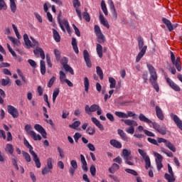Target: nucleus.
Here are the masks:
<instances>
[{
  "label": "nucleus",
  "instance_id": "obj_1",
  "mask_svg": "<svg viewBox=\"0 0 182 182\" xmlns=\"http://www.w3.org/2000/svg\"><path fill=\"white\" fill-rule=\"evenodd\" d=\"M146 66L150 74L149 82L151 85H152L154 89H155L156 92H159V90H160V87L157 82V73L156 72V69L153 65H151V64L148 63Z\"/></svg>",
  "mask_w": 182,
  "mask_h": 182
},
{
  "label": "nucleus",
  "instance_id": "obj_2",
  "mask_svg": "<svg viewBox=\"0 0 182 182\" xmlns=\"http://www.w3.org/2000/svg\"><path fill=\"white\" fill-rule=\"evenodd\" d=\"M137 42L138 48L140 52L138 53L136 58V62L139 63L140 62L141 58H143L144 55H146V51L147 50V46H144V40H143V38H141V36H139L137 38Z\"/></svg>",
  "mask_w": 182,
  "mask_h": 182
},
{
  "label": "nucleus",
  "instance_id": "obj_3",
  "mask_svg": "<svg viewBox=\"0 0 182 182\" xmlns=\"http://www.w3.org/2000/svg\"><path fill=\"white\" fill-rule=\"evenodd\" d=\"M121 122H123L127 126H129V127L126 129L127 133H129V134H134V127L139 126L137 122L133 119H121Z\"/></svg>",
  "mask_w": 182,
  "mask_h": 182
},
{
  "label": "nucleus",
  "instance_id": "obj_4",
  "mask_svg": "<svg viewBox=\"0 0 182 182\" xmlns=\"http://www.w3.org/2000/svg\"><path fill=\"white\" fill-rule=\"evenodd\" d=\"M171 60L174 66H176V68L177 69L178 72H181V60L180 58H176V55H174V53L171 51Z\"/></svg>",
  "mask_w": 182,
  "mask_h": 182
},
{
  "label": "nucleus",
  "instance_id": "obj_5",
  "mask_svg": "<svg viewBox=\"0 0 182 182\" xmlns=\"http://www.w3.org/2000/svg\"><path fill=\"white\" fill-rule=\"evenodd\" d=\"M58 23L64 33H66V30L65 29V27L66 28L69 35L72 33V31H70V26H69V22L65 18H64L63 21H60V18H58Z\"/></svg>",
  "mask_w": 182,
  "mask_h": 182
},
{
  "label": "nucleus",
  "instance_id": "obj_6",
  "mask_svg": "<svg viewBox=\"0 0 182 182\" xmlns=\"http://www.w3.org/2000/svg\"><path fill=\"white\" fill-rule=\"evenodd\" d=\"M7 110L9 114L12 116L14 119L19 117V112H18V109L12 105L7 106Z\"/></svg>",
  "mask_w": 182,
  "mask_h": 182
},
{
  "label": "nucleus",
  "instance_id": "obj_7",
  "mask_svg": "<svg viewBox=\"0 0 182 182\" xmlns=\"http://www.w3.org/2000/svg\"><path fill=\"white\" fill-rule=\"evenodd\" d=\"M100 106L98 105L94 104L90 107L89 105H85V111L87 114H92V113L97 112Z\"/></svg>",
  "mask_w": 182,
  "mask_h": 182
},
{
  "label": "nucleus",
  "instance_id": "obj_8",
  "mask_svg": "<svg viewBox=\"0 0 182 182\" xmlns=\"http://www.w3.org/2000/svg\"><path fill=\"white\" fill-rule=\"evenodd\" d=\"M33 53L37 56V58H39V56L43 60H45V51H43V49L41 47H36L33 50Z\"/></svg>",
  "mask_w": 182,
  "mask_h": 182
},
{
  "label": "nucleus",
  "instance_id": "obj_9",
  "mask_svg": "<svg viewBox=\"0 0 182 182\" xmlns=\"http://www.w3.org/2000/svg\"><path fill=\"white\" fill-rule=\"evenodd\" d=\"M34 129H35V130L38 132V133L41 134L43 139H47L48 134L46 133V131L45 130L44 128H43V127L41 125H40L38 124H36L34 125Z\"/></svg>",
  "mask_w": 182,
  "mask_h": 182
},
{
  "label": "nucleus",
  "instance_id": "obj_10",
  "mask_svg": "<svg viewBox=\"0 0 182 182\" xmlns=\"http://www.w3.org/2000/svg\"><path fill=\"white\" fill-rule=\"evenodd\" d=\"M83 56L87 68H92V62L90 61V55H89V52L87 51V50H85L83 51Z\"/></svg>",
  "mask_w": 182,
  "mask_h": 182
},
{
  "label": "nucleus",
  "instance_id": "obj_11",
  "mask_svg": "<svg viewBox=\"0 0 182 182\" xmlns=\"http://www.w3.org/2000/svg\"><path fill=\"white\" fill-rule=\"evenodd\" d=\"M155 112L156 117L158 119H159V120H164V113H163V110L159 106H156Z\"/></svg>",
  "mask_w": 182,
  "mask_h": 182
},
{
  "label": "nucleus",
  "instance_id": "obj_12",
  "mask_svg": "<svg viewBox=\"0 0 182 182\" xmlns=\"http://www.w3.org/2000/svg\"><path fill=\"white\" fill-rule=\"evenodd\" d=\"M171 116L173 122L176 124V126H178V129H180V130H182V121H181V119H180V118H178V116L176 115V114H171Z\"/></svg>",
  "mask_w": 182,
  "mask_h": 182
},
{
  "label": "nucleus",
  "instance_id": "obj_13",
  "mask_svg": "<svg viewBox=\"0 0 182 182\" xmlns=\"http://www.w3.org/2000/svg\"><path fill=\"white\" fill-rule=\"evenodd\" d=\"M4 150H5L6 153L11 154V156H14L15 149H14V145H12V144H6Z\"/></svg>",
  "mask_w": 182,
  "mask_h": 182
},
{
  "label": "nucleus",
  "instance_id": "obj_14",
  "mask_svg": "<svg viewBox=\"0 0 182 182\" xmlns=\"http://www.w3.org/2000/svg\"><path fill=\"white\" fill-rule=\"evenodd\" d=\"M162 22L167 26L169 32H173V24L171 23V21H170V20L166 18H163Z\"/></svg>",
  "mask_w": 182,
  "mask_h": 182
},
{
  "label": "nucleus",
  "instance_id": "obj_15",
  "mask_svg": "<svg viewBox=\"0 0 182 182\" xmlns=\"http://www.w3.org/2000/svg\"><path fill=\"white\" fill-rule=\"evenodd\" d=\"M31 156H33V160L34 163H36V166L37 168H41V160H39V157H38V155L35 152H32Z\"/></svg>",
  "mask_w": 182,
  "mask_h": 182
},
{
  "label": "nucleus",
  "instance_id": "obj_16",
  "mask_svg": "<svg viewBox=\"0 0 182 182\" xmlns=\"http://www.w3.org/2000/svg\"><path fill=\"white\" fill-rule=\"evenodd\" d=\"M81 163L82 164V168L84 170L85 173H87L89 168H87V162H86V159H85V156L83 154H80Z\"/></svg>",
  "mask_w": 182,
  "mask_h": 182
},
{
  "label": "nucleus",
  "instance_id": "obj_17",
  "mask_svg": "<svg viewBox=\"0 0 182 182\" xmlns=\"http://www.w3.org/2000/svg\"><path fill=\"white\" fill-rule=\"evenodd\" d=\"M91 120H92V123H94V124H95V126H97V127H98V129H100V130H101V131L105 130V127L100 123V121H99V119H97L95 117H92Z\"/></svg>",
  "mask_w": 182,
  "mask_h": 182
},
{
  "label": "nucleus",
  "instance_id": "obj_18",
  "mask_svg": "<svg viewBox=\"0 0 182 182\" xmlns=\"http://www.w3.org/2000/svg\"><path fill=\"white\" fill-rule=\"evenodd\" d=\"M109 144L115 149H122V143L116 139L110 140Z\"/></svg>",
  "mask_w": 182,
  "mask_h": 182
},
{
  "label": "nucleus",
  "instance_id": "obj_19",
  "mask_svg": "<svg viewBox=\"0 0 182 182\" xmlns=\"http://www.w3.org/2000/svg\"><path fill=\"white\" fill-rule=\"evenodd\" d=\"M109 7L111 11H112V15L115 19H117V12H116V8L114 7V4L113 1L109 0Z\"/></svg>",
  "mask_w": 182,
  "mask_h": 182
},
{
  "label": "nucleus",
  "instance_id": "obj_20",
  "mask_svg": "<svg viewBox=\"0 0 182 182\" xmlns=\"http://www.w3.org/2000/svg\"><path fill=\"white\" fill-rule=\"evenodd\" d=\"M100 21L101 22V23L105 26L106 28H107V29H109L110 28V26L109 25V22H107V21L106 20V18H105V16H103V14H100Z\"/></svg>",
  "mask_w": 182,
  "mask_h": 182
},
{
  "label": "nucleus",
  "instance_id": "obj_21",
  "mask_svg": "<svg viewBox=\"0 0 182 182\" xmlns=\"http://www.w3.org/2000/svg\"><path fill=\"white\" fill-rule=\"evenodd\" d=\"M23 40L25 42L26 46L29 49V48H31L32 42L31 40H29V36H28V34L25 33L23 35Z\"/></svg>",
  "mask_w": 182,
  "mask_h": 182
},
{
  "label": "nucleus",
  "instance_id": "obj_22",
  "mask_svg": "<svg viewBox=\"0 0 182 182\" xmlns=\"http://www.w3.org/2000/svg\"><path fill=\"white\" fill-rule=\"evenodd\" d=\"M96 50L99 58H103V46L97 43Z\"/></svg>",
  "mask_w": 182,
  "mask_h": 182
},
{
  "label": "nucleus",
  "instance_id": "obj_23",
  "mask_svg": "<svg viewBox=\"0 0 182 182\" xmlns=\"http://www.w3.org/2000/svg\"><path fill=\"white\" fill-rule=\"evenodd\" d=\"M23 141L24 146H26V147L29 149L30 154H32V153H35V151H33V147L32 146V145H31V144H29V141L26 140V138L23 139Z\"/></svg>",
  "mask_w": 182,
  "mask_h": 182
},
{
  "label": "nucleus",
  "instance_id": "obj_24",
  "mask_svg": "<svg viewBox=\"0 0 182 182\" xmlns=\"http://www.w3.org/2000/svg\"><path fill=\"white\" fill-rule=\"evenodd\" d=\"M117 132L121 139H122L124 141H129V137H127V135H126V133H124V131H123L122 129H118Z\"/></svg>",
  "mask_w": 182,
  "mask_h": 182
},
{
  "label": "nucleus",
  "instance_id": "obj_25",
  "mask_svg": "<svg viewBox=\"0 0 182 182\" xmlns=\"http://www.w3.org/2000/svg\"><path fill=\"white\" fill-rule=\"evenodd\" d=\"M53 38L55 41V42H60V35L59 34V32H58L56 29L53 28Z\"/></svg>",
  "mask_w": 182,
  "mask_h": 182
},
{
  "label": "nucleus",
  "instance_id": "obj_26",
  "mask_svg": "<svg viewBox=\"0 0 182 182\" xmlns=\"http://www.w3.org/2000/svg\"><path fill=\"white\" fill-rule=\"evenodd\" d=\"M72 46L74 49V51L75 53H79V48H77V42L76 41V38H72Z\"/></svg>",
  "mask_w": 182,
  "mask_h": 182
},
{
  "label": "nucleus",
  "instance_id": "obj_27",
  "mask_svg": "<svg viewBox=\"0 0 182 182\" xmlns=\"http://www.w3.org/2000/svg\"><path fill=\"white\" fill-rule=\"evenodd\" d=\"M165 146H166V147L169 149V150H171V151H173V153H176V146H174V144H173L171 142H170V141H167Z\"/></svg>",
  "mask_w": 182,
  "mask_h": 182
},
{
  "label": "nucleus",
  "instance_id": "obj_28",
  "mask_svg": "<svg viewBox=\"0 0 182 182\" xmlns=\"http://www.w3.org/2000/svg\"><path fill=\"white\" fill-rule=\"evenodd\" d=\"M139 119L141 122H144V123H148V124H150L151 123V120L149 119L144 114H140Z\"/></svg>",
  "mask_w": 182,
  "mask_h": 182
},
{
  "label": "nucleus",
  "instance_id": "obj_29",
  "mask_svg": "<svg viewBox=\"0 0 182 182\" xmlns=\"http://www.w3.org/2000/svg\"><path fill=\"white\" fill-rule=\"evenodd\" d=\"M130 156H132V151L127 149L122 150V157H123L124 159L130 157Z\"/></svg>",
  "mask_w": 182,
  "mask_h": 182
},
{
  "label": "nucleus",
  "instance_id": "obj_30",
  "mask_svg": "<svg viewBox=\"0 0 182 182\" xmlns=\"http://www.w3.org/2000/svg\"><path fill=\"white\" fill-rule=\"evenodd\" d=\"M41 75H45L46 73V65L43 60H41Z\"/></svg>",
  "mask_w": 182,
  "mask_h": 182
},
{
  "label": "nucleus",
  "instance_id": "obj_31",
  "mask_svg": "<svg viewBox=\"0 0 182 182\" xmlns=\"http://www.w3.org/2000/svg\"><path fill=\"white\" fill-rule=\"evenodd\" d=\"M15 1L16 0H10V8L13 14H15V12H16V3H15Z\"/></svg>",
  "mask_w": 182,
  "mask_h": 182
},
{
  "label": "nucleus",
  "instance_id": "obj_32",
  "mask_svg": "<svg viewBox=\"0 0 182 182\" xmlns=\"http://www.w3.org/2000/svg\"><path fill=\"white\" fill-rule=\"evenodd\" d=\"M1 85L2 86H10L11 85V79L6 77V79H1Z\"/></svg>",
  "mask_w": 182,
  "mask_h": 182
},
{
  "label": "nucleus",
  "instance_id": "obj_33",
  "mask_svg": "<svg viewBox=\"0 0 182 182\" xmlns=\"http://www.w3.org/2000/svg\"><path fill=\"white\" fill-rule=\"evenodd\" d=\"M124 160H125V163L129 166H134V162H133V156H128L124 159Z\"/></svg>",
  "mask_w": 182,
  "mask_h": 182
},
{
  "label": "nucleus",
  "instance_id": "obj_34",
  "mask_svg": "<svg viewBox=\"0 0 182 182\" xmlns=\"http://www.w3.org/2000/svg\"><path fill=\"white\" fill-rule=\"evenodd\" d=\"M84 86H85V92H89V87L90 86V84L89 82V78L87 77H85L84 78Z\"/></svg>",
  "mask_w": 182,
  "mask_h": 182
},
{
  "label": "nucleus",
  "instance_id": "obj_35",
  "mask_svg": "<svg viewBox=\"0 0 182 182\" xmlns=\"http://www.w3.org/2000/svg\"><path fill=\"white\" fill-rule=\"evenodd\" d=\"M97 37L99 43H105L106 38H105V35H103V33H100V34H97Z\"/></svg>",
  "mask_w": 182,
  "mask_h": 182
},
{
  "label": "nucleus",
  "instance_id": "obj_36",
  "mask_svg": "<svg viewBox=\"0 0 182 182\" xmlns=\"http://www.w3.org/2000/svg\"><path fill=\"white\" fill-rule=\"evenodd\" d=\"M115 116L119 117L120 119H127V114L122 112H115Z\"/></svg>",
  "mask_w": 182,
  "mask_h": 182
},
{
  "label": "nucleus",
  "instance_id": "obj_37",
  "mask_svg": "<svg viewBox=\"0 0 182 182\" xmlns=\"http://www.w3.org/2000/svg\"><path fill=\"white\" fill-rule=\"evenodd\" d=\"M66 74L63 73V71H60V82L61 85H63L65 83V81L66 80Z\"/></svg>",
  "mask_w": 182,
  "mask_h": 182
},
{
  "label": "nucleus",
  "instance_id": "obj_38",
  "mask_svg": "<svg viewBox=\"0 0 182 182\" xmlns=\"http://www.w3.org/2000/svg\"><path fill=\"white\" fill-rule=\"evenodd\" d=\"M31 137H32L33 140H34L35 141L39 140H42V136H41L40 134H36V133L34 132H32V134L30 135Z\"/></svg>",
  "mask_w": 182,
  "mask_h": 182
},
{
  "label": "nucleus",
  "instance_id": "obj_39",
  "mask_svg": "<svg viewBox=\"0 0 182 182\" xmlns=\"http://www.w3.org/2000/svg\"><path fill=\"white\" fill-rule=\"evenodd\" d=\"M109 82L110 83V89H114L116 87V80L112 77H109Z\"/></svg>",
  "mask_w": 182,
  "mask_h": 182
},
{
  "label": "nucleus",
  "instance_id": "obj_40",
  "mask_svg": "<svg viewBox=\"0 0 182 182\" xmlns=\"http://www.w3.org/2000/svg\"><path fill=\"white\" fill-rule=\"evenodd\" d=\"M101 8H102V12L105 14V15L106 16H107V15H108L107 7H106V3H105V1H103V0L101 2Z\"/></svg>",
  "mask_w": 182,
  "mask_h": 182
},
{
  "label": "nucleus",
  "instance_id": "obj_41",
  "mask_svg": "<svg viewBox=\"0 0 182 182\" xmlns=\"http://www.w3.org/2000/svg\"><path fill=\"white\" fill-rule=\"evenodd\" d=\"M96 70H97V75L100 76V78L101 80H103V70H102V68L100 66H97Z\"/></svg>",
  "mask_w": 182,
  "mask_h": 182
},
{
  "label": "nucleus",
  "instance_id": "obj_42",
  "mask_svg": "<svg viewBox=\"0 0 182 182\" xmlns=\"http://www.w3.org/2000/svg\"><path fill=\"white\" fill-rule=\"evenodd\" d=\"M63 67L65 69V70H66V72H70V73H71L72 75H75V73L73 72V69L71 68V67L69 65L64 64Z\"/></svg>",
  "mask_w": 182,
  "mask_h": 182
},
{
  "label": "nucleus",
  "instance_id": "obj_43",
  "mask_svg": "<svg viewBox=\"0 0 182 182\" xmlns=\"http://www.w3.org/2000/svg\"><path fill=\"white\" fill-rule=\"evenodd\" d=\"M144 160H145V163H146L145 168L146 170H149V167H151V162L150 161V157L145 156Z\"/></svg>",
  "mask_w": 182,
  "mask_h": 182
},
{
  "label": "nucleus",
  "instance_id": "obj_44",
  "mask_svg": "<svg viewBox=\"0 0 182 182\" xmlns=\"http://www.w3.org/2000/svg\"><path fill=\"white\" fill-rule=\"evenodd\" d=\"M25 131L26 132L27 134H29L30 136L35 132L32 130V127L29 124H26L25 126Z\"/></svg>",
  "mask_w": 182,
  "mask_h": 182
},
{
  "label": "nucleus",
  "instance_id": "obj_45",
  "mask_svg": "<svg viewBox=\"0 0 182 182\" xmlns=\"http://www.w3.org/2000/svg\"><path fill=\"white\" fill-rule=\"evenodd\" d=\"M59 88H55L53 91V103H55V100H56V98L58 97V96L59 95Z\"/></svg>",
  "mask_w": 182,
  "mask_h": 182
},
{
  "label": "nucleus",
  "instance_id": "obj_46",
  "mask_svg": "<svg viewBox=\"0 0 182 182\" xmlns=\"http://www.w3.org/2000/svg\"><path fill=\"white\" fill-rule=\"evenodd\" d=\"M22 154L25 159V160L27 161V163H31V155H29V154H28V152H25V151H22Z\"/></svg>",
  "mask_w": 182,
  "mask_h": 182
},
{
  "label": "nucleus",
  "instance_id": "obj_47",
  "mask_svg": "<svg viewBox=\"0 0 182 182\" xmlns=\"http://www.w3.org/2000/svg\"><path fill=\"white\" fill-rule=\"evenodd\" d=\"M8 9V6H6V3H5V1L0 0V11H6Z\"/></svg>",
  "mask_w": 182,
  "mask_h": 182
},
{
  "label": "nucleus",
  "instance_id": "obj_48",
  "mask_svg": "<svg viewBox=\"0 0 182 182\" xmlns=\"http://www.w3.org/2000/svg\"><path fill=\"white\" fill-rule=\"evenodd\" d=\"M79 126H80V121H75L72 124H70L69 127H70V129H76Z\"/></svg>",
  "mask_w": 182,
  "mask_h": 182
},
{
  "label": "nucleus",
  "instance_id": "obj_49",
  "mask_svg": "<svg viewBox=\"0 0 182 182\" xmlns=\"http://www.w3.org/2000/svg\"><path fill=\"white\" fill-rule=\"evenodd\" d=\"M86 133L90 134V136H93V134H95V133H96V129L93 127H87V129L86 130Z\"/></svg>",
  "mask_w": 182,
  "mask_h": 182
},
{
  "label": "nucleus",
  "instance_id": "obj_50",
  "mask_svg": "<svg viewBox=\"0 0 182 182\" xmlns=\"http://www.w3.org/2000/svg\"><path fill=\"white\" fill-rule=\"evenodd\" d=\"M31 48H39V42L35 40L33 38L31 37Z\"/></svg>",
  "mask_w": 182,
  "mask_h": 182
},
{
  "label": "nucleus",
  "instance_id": "obj_51",
  "mask_svg": "<svg viewBox=\"0 0 182 182\" xmlns=\"http://www.w3.org/2000/svg\"><path fill=\"white\" fill-rule=\"evenodd\" d=\"M52 161H53V159L52 158L47 159V167H48V168L51 170L52 168H53V164H52Z\"/></svg>",
  "mask_w": 182,
  "mask_h": 182
},
{
  "label": "nucleus",
  "instance_id": "obj_52",
  "mask_svg": "<svg viewBox=\"0 0 182 182\" xmlns=\"http://www.w3.org/2000/svg\"><path fill=\"white\" fill-rule=\"evenodd\" d=\"M165 178L168 181V182H174L176 181V177H173L172 176L171 178H170V175L168 173H165Z\"/></svg>",
  "mask_w": 182,
  "mask_h": 182
},
{
  "label": "nucleus",
  "instance_id": "obj_53",
  "mask_svg": "<svg viewBox=\"0 0 182 182\" xmlns=\"http://www.w3.org/2000/svg\"><path fill=\"white\" fill-rule=\"evenodd\" d=\"M90 171L91 173V176L95 177V176H96V166H95V165H92L90 168Z\"/></svg>",
  "mask_w": 182,
  "mask_h": 182
},
{
  "label": "nucleus",
  "instance_id": "obj_54",
  "mask_svg": "<svg viewBox=\"0 0 182 182\" xmlns=\"http://www.w3.org/2000/svg\"><path fill=\"white\" fill-rule=\"evenodd\" d=\"M82 16L87 22H90V15H89V13L87 12L82 13Z\"/></svg>",
  "mask_w": 182,
  "mask_h": 182
},
{
  "label": "nucleus",
  "instance_id": "obj_55",
  "mask_svg": "<svg viewBox=\"0 0 182 182\" xmlns=\"http://www.w3.org/2000/svg\"><path fill=\"white\" fill-rule=\"evenodd\" d=\"M17 73H18V76H20V77L21 78L23 82H24V83H26V78L25 77H23V74L22 73V71H21V70L18 69Z\"/></svg>",
  "mask_w": 182,
  "mask_h": 182
},
{
  "label": "nucleus",
  "instance_id": "obj_56",
  "mask_svg": "<svg viewBox=\"0 0 182 182\" xmlns=\"http://www.w3.org/2000/svg\"><path fill=\"white\" fill-rule=\"evenodd\" d=\"M126 173H129V174H132V176H138V173L136 171L130 168L125 169Z\"/></svg>",
  "mask_w": 182,
  "mask_h": 182
},
{
  "label": "nucleus",
  "instance_id": "obj_57",
  "mask_svg": "<svg viewBox=\"0 0 182 182\" xmlns=\"http://www.w3.org/2000/svg\"><path fill=\"white\" fill-rule=\"evenodd\" d=\"M172 89H173V90H175L176 92H180V90H181V89L180 88V87H178V85H177V84L176 83H172V85H170Z\"/></svg>",
  "mask_w": 182,
  "mask_h": 182
},
{
  "label": "nucleus",
  "instance_id": "obj_58",
  "mask_svg": "<svg viewBox=\"0 0 182 182\" xmlns=\"http://www.w3.org/2000/svg\"><path fill=\"white\" fill-rule=\"evenodd\" d=\"M73 137H74V140H75V143H77L79 141V139H80V137H82V135L80 133L76 132L75 134V135L73 136Z\"/></svg>",
  "mask_w": 182,
  "mask_h": 182
},
{
  "label": "nucleus",
  "instance_id": "obj_59",
  "mask_svg": "<svg viewBox=\"0 0 182 182\" xmlns=\"http://www.w3.org/2000/svg\"><path fill=\"white\" fill-rule=\"evenodd\" d=\"M157 132L158 133H160V134L164 135L167 134V129H166V127L159 128Z\"/></svg>",
  "mask_w": 182,
  "mask_h": 182
},
{
  "label": "nucleus",
  "instance_id": "obj_60",
  "mask_svg": "<svg viewBox=\"0 0 182 182\" xmlns=\"http://www.w3.org/2000/svg\"><path fill=\"white\" fill-rule=\"evenodd\" d=\"M94 30H95V33L96 36L102 33V31L100 30V27H99V26H97V25L95 26Z\"/></svg>",
  "mask_w": 182,
  "mask_h": 182
},
{
  "label": "nucleus",
  "instance_id": "obj_61",
  "mask_svg": "<svg viewBox=\"0 0 182 182\" xmlns=\"http://www.w3.org/2000/svg\"><path fill=\"white\" fill-rule=\"evenodd\" d=\"M55 80H56V77H53L48 82V87H52V86H53V83H55Z\"/></svg>",
  "mask_w": 182,
  "mask_h": 182
},
{
  "label": "nucleus",
  "instance_id": "obj_62",
  "mask_svg": "<svg viewBox=\"0 0 182 182\" xmlns=\"http://www.w3.org/2000/svg\"><path fill=\"white\" fill-rule=\"evenodd\" d=\"M54 53L57 60H60V51H59L58 49H55Z\"/></svg>",
  "mask_w": 182,
  "mask_h": 182
},
{
  "label": "nucleus",
  "instance_id": "obj_63",
  "mask_svg": "<svg viewBox=\"0 0 182 182\" xmlns=\"http://www.w3.org/2000/svg\"><path fill=\"white\" fill-rule=\"evenodd\" d=\"M50 168L48 166H45L43 169L42 170V174L45 176L46 174H48L49 171H50Z\"/></svg>",
  "mask_w": 182,
  "mask_h": 182
},
{
  "label": "nucleus",
  "instance_id": "obj_64",
  "mask_svg": "<svg viewBox=\"0 0 182 182\" xmlns=\"http://www.w3.org/2000/svg\"><path fill=\"white\" fill-rule=\"evenodd\" d=\"M154 156L157 159L156 161H163V156H161L160 154L154 153Z\"/></svg>",
  "mask_w": 182,
  "mask_h": 182
}]
</instances>
